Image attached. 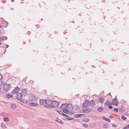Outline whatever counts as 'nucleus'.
Instances as JSON below:
<instances>
[{
    "label": "nucleus",
    "instance_id": "nucleus-1",
    "mask_svg": "<svg viewBox=\"0 0 129 129\" xmlns=\"http://www.w3.org/2000/svg\"><path fill=\"white\" fill-rule=\"evenodd\" d=\"M59 104V103L56 101H53L51 103L52 106L53 108L57 107Z\"/></svg>",
    "mask_w": 129,
    "mask_h": 129
},
{
    "label": "nucleus",
    "instance_id": "nucleus-2",
    "mask_svg": "<svg viewBox=\"0 0 129 129\" xmlns=\"http://www.w3.org/2000/svg\"><path fill=\"white\" fill-rule=\"evenodd\" d=\"M11 87L10 85L9 84H4V88L6 91H8L10 90Z\"/></svg>",
    "mask_w": 129,
    "mask_h": 129
},
{
    "label": "nucleus",
    "instance_id": "nucleus-3",
    "mask_svg": "<svg viewBox=\"0 0 129 129\" xmlns=\"http://www.w3.org/2000/svg\"><path fill=\"white\" fill-rule=\"evenodd\" d=\"M16 98L18 100H22V95L21 93L19 92H17L16 94Z\"/></svg>",
    "mask_w": 129,
    "mask_h": 129
},
{
    "label": "nucleus",
    "instance_id": "nucleus-4",
    "mask_svg": "<svg viewBox=\"0 0 129 129\" xmlns=\"http://www.w3.org/2000/svg\"><path fill=\"white\" fill-rule=\"evenodd\" d=\"M89 104H90V103L89 101L87 100H86L85 102L83 103V106L84 108H87L89 106Z\"/></svg>",
    "mask_w": 129,
    "mask_h": 129
},
{
    "label": "nucleus",
    "instance_id": "nucleus-5",
    "mask_svg": "<svg viewBox=\"0 0 129 129\" xmlns=\"http://www.w3.org/2000/svg\"><path fill=\"white\" fill-rule=\"evenodd\" d=\"M36 98L35 95H31L29 96V99L30 101H34L36 100Z\"/></svg>",
    "mask_w": 129,
    "mask_h": 129
},
{
    "label": "nucleus",
    "instance_id": "nucleus-6",
    "mask_svg": "<svg viewBox=\"0 0 129 129\" xmlns=\"http://www.w3.org/2000/svg\"><path fill=\"white\" fill-rule=\"evenodd\" d=\"M68 105L67 104H62V105L60 106V108L61 109H68Z\"/></svg>",
    "mask_w": 129,
    "mask_h": 129
},
{
    "label": "nucleus",
    "instance_id": "nucleus-7",
    "mask_svg": "<svg viewBox=\"0 0 129 129\" xmlns=\"http://www.w3.org/2000/svg\"><path fill=\"white\" fill-rule=\"evenodd\" d=\"M112 103L114 105L117 106L118 105V101H117L116 99V96L115 98L112 102Z\"/></svg>",
    "mask_w": 129,
    "mask_h": 129
},
{
    "label": "nucleus",
    "instance_id": "nucleus-8",
    "mask_svg": "<svg viewBox=\"0 0 129 129\" xmlns=\"http://www.w3.org/2000/svg\"><path fill=\"white\" fill-rule=\"evenodd\" d=\"M46 100L45 99H40V103L41 105H45L46 103Z\"/></svg>",
    "mask_w": 129,
    "mask_h": 129
},
{
    "label": "nucleus",
    "instance_id": "nucleus-9",
    "mask_svg": "<svg viewBox=\"0 0 129 129\" xmlns=\"http://www.w3.org/2000/svg\"><path fill=\"white\" fill-rule=\"evenodd\" d=\"M22 95L25 96L27 95V92L26 89H23L22 90Z\"/></svg>",
    "mask_w": 129,
    "mask_h": 129
},
{
    "label": "nucleus",
    "instance_id": "nucleus-10",
    "mask_svg": "<svg viewBox=\"0 0 129 129\" xmlns=\"http://www.w3.org/2000/svg\"><path fill=\"white\" fill-rule=\"evenodd\" d=\"M92 111V109H84L82 112L84 113H89Z\"/></svg>",
    "mask_w": 129,
    "mask_h": 129
},
{
    "label": "nucleus",
    "instance_id": "nucleus-11",
    "mask_svg": "<svg viewBox=\"0 0 129 129\" xmlns=\"http://www.w3.org/2000/svg\"><path fill=\"white\" fill-rule=\"evenodd\" d=\"M19 89L20 88L19 87H17L12 91V93H16L19 90Z\"/></svg>",
    "mask_w": 129,
    "mask_h": 129
},
{
    "label": "nucleus",
    "instance_id": "nucleus-12",
    "mask_svg": "<svg viewBox=\"0 0 129 129\" xmlns=\"http://www.w3.org/2000/svg\"><path fill=\"white\" fill-rule=\"evenodd\" d=\"M29 105L30 106L33 107H36L39 105L38 104H37L33 103H29Z\"/></svg>",
    "mask_w": 129,
    "mask_h": 129
},
{
    "label": "nucleus",
    "instance_id": "nucleus-13",
    "mask_svg": "<svg viewBox=\"0 0 129 129\" xmlns=\"http://www.w3.org/2000/svg\"><path fill=\"white\" fill-rule=\"evenodd\" d=\"M2 25L4 27H6L8 25V22H2Z\"/></svg>",
    "mask_w": 129,
    "mask_h": 129
},
{
    "label": "nucleus",
    "instance_id": "nucleus-14",
    "mask_svg": "<svg viewBox=\"0 0 129 129\" xmlns=\"http://www.w3.org/2000/svg\"><path fill=\"white\" fill-rule=\"evenodd\" d=\"M104 110V109L102 107H100L97 110V112H102Z\"/></svg>",
    "mask_w": 129,
    "mask_h": 129
},
{
    "label": "nucleus",
    "instance_id": "nucleus-15",
    "mask_svg": "<svg viewBox=\"0 0 129 129\" xmlns=\"http://www.w3.org/2000/svg\"><path fill=\"white\" fill-rule=\"evenodd\" d=\"M95 102V101L94 100H92L90 101V105L93 106L95 104L94 103Z\"/></svg>",
    "mask_w": 129,
    "mask_h": 129
},
{
    "label": "nucleus",
    "instance_id": "nucleus-16",
    "mask_svg": "<svg viewBox=\"0 0 129 129\" xmlns=\"http://www.w3.org/2000/svg\"><path fill=\"white\" fill-rule=\"evenodd\" d=\"M105 104L106 106H109L111 104V102L110 101L107 100L105 103Z\"/></svg>",
    "mask_w": 129,
    "mask_h": 129
},
{
    "label": "nucleus",
    "instance_id": "nucleus-17",
    "mask_svg": "<svg viewBox=\"0 0 129 129\" xmlns=\"http://www.w3.org/2000/svg\"><path fill=\"white\" fill-rule=\"evenodd\" d=\"M83 114H79L77 115H75L74 117L76 118L78 117H80L83 116ZM84 116L85 115L84 114H83Z\"/></svg>",
    "mask_w": 129,
    "mask_h": 129
},
{
    "label": "nucleus",
    "instance_id": "nucleus-18",
    "mask_svg": "<svg viewBox=\"0 0 129 129\" xmlns=\"http://www.w3.org/2000/svg\"><path fill=\"white\" fill-rule=\"evenodd\" d=\"M5 96L8 99H9L12 97V95L7 94Z\"/></svg>",
    "mask_w": 129,
    "mask_h": 129
},
{
    "label": "nucleus",
    "instance_id": "nucleus-19",
    "mask_svg": "<svg viewBox=\"0 0 129 129\" xmlns=\"http://www.w3.org/2000/svg\"><path fill=\"white\" fill-rule=\"evenodd\" d=\"M104 99H103V97L101 98L99 100V101L101 103H103L104 102Z\"/></svg>",
    "mask_w": 129,
    "mask_h": 129
},
{
    "label": "nucleus",
    "instance_id": "nucleus-20",
    "mask_svg": "<svg viewBox=\"0 0 129 129\" xmlns=\"http://www.w3.org/2000/svg\"><path fill=\"white\" fill-rule=\"evenodd\" d=\"M103 118L104 120L106 121L109 122H110V120L109 119L106 118L105 117H103Z\"/></svg>",
    "mask_w": 129,
    "mask_h": 129
},
{
    "label": "nucleus",
    "instance_id": "nucleus-21",
    "mask_svg": "<svg viewBox=\"0 0 129 129\" xmlns=\"http://www.w3.org/2000/svg\"><path fill=\"white\" fill-rule=\"evenodd\" d=\"M45 108H52V106H51L50 105H45Z\"/></svg>",
    "mask_w": 129,
    "mask_h": 129
},
{
    "label": "nucleus",
    "instance_id": "nucleus-22",
    "mask_svg": "<svg viewBox=\"0 0 129 129\" xmlns=\"http://www.w3.org/2000/svg\"><path fill=\"white\" fill-rule=\"evenodd\" d=\"M62 111L63 112L65 113L68 114L69 113V110L67 109H63Z\"/></svg>",
    "mask_w": 129,
    "mask_h": 129
},
{
    "label": "nucleus",
    "instance_id": "nucleus-23",
    "mask_svg": "<svg viewBox=\"0 0 129 129\" xmlns=\"http://www.w3.org/2000/svg\"><path fill=\"white\" fill-rule=\"evenodd\" d=\"M46 104L50 105L51 103V100H48L47 101L46 100Z\"/></svg>",
    "mask_w": 129,
    "mask_h": 129
},
{
    "label": "nucleus",
    "instance_id": "nucleus-24",
    "mask_svg": "<svg viewBox=\"0 0 129 129\" xmlns=\"http://www.w3.org/2000/svg\"><path fill=\"white\" fill-rule=\"evenodd\" d=\"M11 107L13 109H15L16 108V106L14 104L11 105Z\"/></svg>",
    "mask_w": 129,
    "mask_h": 129
},
{
    "label": "nucleus",
    "instance_id": "nucleus-25",
    "mask_svg": "<svg viewBox=\"0 0 129 129\" xmlns=\"http://www.w3.org/2000/svg\"><path fill=\"white\" fill-rule=\"evenodd\" d=\"M4 121H6V122L8 121L9 119V118L8 117H5L4 118Z\"/></svg>",
    "mask_w": 129,
    "mask_h": 129
},
{
    "label": "nucleus",
    "instance_id": "nucleus-26",
    "mask_svg": "<svg viewBox=\"0 0 129 129\" xmlns=\"http://www.w3.org/2000/svg\"><path fill=\"white\" fill-rule=\"evenodd\" d=\"M1 126L4 129H5L6 128V126L3 123H1Z\"/></svg>",
    "mask_w": 129,
    "mask_h": 129
},
{
    "label": "nucleus",
    "instance_id": "nucleus-27",
    "mask_svg": "<svg viewBox=\"0 0 129 129\" xmlns=\"http://www.w3.org/2000/svg\"><path fill=\"white\" fill-rule=\"evenodd\" d=\"M109 126L108 124H105L104 125V127L105 128H107L109 127Z\"/></svg>",
    "mask_w": 129,
    "mask_h": 129
},
{
    "label": "nucleus",
    "instance_id": "nucleus-28",
    "mask_svg": "<svg viewBox=\"0 0 129 129\" xmlns=\"http://www.w3.org/2000/svg\"><path fill=\"white\" fill-rule=\"evenodd\" d=\"M121 118L122 119L124 120H126L127 119V118L124 116H121Z\"/></svg>",
    "mask_w": 129,
    "mask_h": 129
},
{
    "label": "nucleus",
    "instance_id": "nucleus-29",
    "mask_svg": "<svg viewBox=\"0 0 129 129\" xmlns=\"http://www.w3.org/2000/svg\"><path fill=\"white\" fill-rule=\"evenodd\" d=\"M56 111L59 113V114H61V115H62L63 113V112L61 111H57V110H56Z\"/></svg>",
    "mask_w": 129,
    "mask_h": 129
},
{
    "label": "nucleus",
    "instance_id": "nucleus-30",
    "mask_svg": "<svg viewBox=\"0 0 129 129\" xmlns=\"http://www.w3.org/2000/svg\"><path fill=\"white\" fill-rule=\"evenodd\" d=\"M83 126L85 128H87L88 127V125L87 124H83Z\"/></svg>",
    "mask_w": 129,
    "mask_h": 129
},
{
    "label": "nucleus",
    "instance_id": "nucleus-31",
    "mask_svg": "<svg viewBox=\"0 0 129 129\" xmlns=\"http://www.w3.org/2000/svg\"><path fill=\"white\" fill-rule=\"evenodd\" d=\"M113 110L115 112H117L118 111V109L117 108H114Z\"/></svg>",
    "mask_w": 129,
    "mask_h": 129
},
{
    "label": "nucleus",
    "instance_id": "nucleus-32",
    "mask_svg": "<svg viewBox=\"0 0 129 129\" xmlns=\"http://www.w3.org/2000/svg\"><path fill=\"white\" fill-rule=\"evenodd\" d=\"M63 116H64V117H68V115H67L66 114H64V113H63L62 115Z\"/></svg>",
    "mask_w": 129,
    "mask_h": 129
},
{
    "label": "nucleus",
    "instance_id": "nucleus-33",
    "mask_svg": "<svg viewBox=\"0 0 129 129\" xmlns=\"http://www.w3.org/2000/svg\"><path fill=\"white\" fill-rule=\"evenodd\" d=\"M83 121L85 122H88L89 121V120L88 119L83 120Z\"/></svg>",
    "mask_w": 129,
    "mask_h": 129
},
{
    "label": "nucleus",
    "instance_id": "nucleus-34",
    "mask_svg": "<svg viewBox=\"0 0 129 129\" xmlns=\"http://www.w3.org/2000/svg\"><path fill=\"white\" fill-rule=\"evenodd\" d=\"M4 38L3 37H0V41H2L3 40Z\"/></svg>",
    "mask_w": 129,
    "mask_h": 129
},
{
    "label": "nucleus",
    "instance_id": "nucleus-35",
    "mask_svg": "<svg viewBox=\"0 0 129 129\" xmlns=\"http://www.w3.org/2000/svg\"><path fill=\"white\" fill-rule=\"evenodd\" d=\"M55 120L59 123L60 122H61V120L60 119H57Z\"/></svg>",
    "mask_w": 129,
    "mask_h": 129
},
{
    "label": "nucleus",
    "instance_id": "nucleus-36",
    "mask_svg": "<svg viewBox=\"0 0 129 129\" xmlns=\"http://www.w3.org/2000/svg\"><path fill=\"white\" fill-rule=\"evenodd\" d=\"M6 0H2V2L3 3H6Z\"/></svg>",
    "mask_w": 129,
    "mask_h": 129
},
{
    "label": "nucleus",
    "instance_id": "nucleus-37",
    "mask_svg": "<svg viewBox=\"0 0 129 129\" xmlns=\"http://www.w3.org/2000/svg\"><path fill=\"white\" fill-rule=\"evenodd\" d=\"M73 113L74 112H73L72 111H70L69 112V114H70V115H72V114H73Z\"/></svg>",
    "mask_w": 129,
    "mask_h": 129
},
{
    "label": "nucleus",
    "instance_id": "nucleus-38",
    "mask_svg": "<svg viewBox=\"0 0 129 129\" xmlns=\"http://www.w3.org/2000/svg\"><path fill=\"white\" fill-rule=\"evenodd\" d=\"M69 119V120H73L74 119V118H70Z\"/></svg>",
    "mask_w": 129,
    "mask_h": 129
},
{
    "label": "nucleus",
    "instance_id": "nucleus-39",
    "mask_svg": "<svg viewBox=\"0 0 129 129\" xmlns=\"http://www.w3.org/2000/svg\"><path fill=\"white\" fill-rule=\"evenodd\" d=\"M112 126L114 127H116V125L114 124H112Z\"/></svg>",
    "mask_w": 129,
    "mask_h": 129
},
{
    "label": "nucleus",
    "instance_id": "nucleus-40",
    "mask_svg": "<svg viewBox=\"0 0 129 129\" xmlns=\"http://www.w3.org/2000/svg\"><path fill=\"white\" fill-rule=\"evenodd\" d=\"M66 119L68 120H69V118L70 117H69V116H68V117H66Z\"/></svg>",
    "mask_w": 129,
    "mask_h": 129
},
{
    "label": "nucleus",
    "instance_id": "nucleus-41",
    "mask_svg": "<svg viewBox=\"0 0 129 129\" xmlns=\"http://www.w3.org/2000/svg\"><path fill=\"white\" fill-rule=\"evenodd\" d=\"M109 107L110 109H111L113 108L111 106H109Z\"/></svg>",
    "mask_w": 129,
    "mask_h": 129
},
{
    "label": "nucleus",
    "instance_id": "nucleus-42",
    "mask_svg": "<svg viewBox=\"0 0 129 129\" xmlns=\"http://www.w3.org/2000/svg\"><path fill=\"white\" fill-rule=\"evenodd\" d=\"M113 116L112 115H110V116L109 118H113Z\"/></svg>",
    "mask_w": 129,
    "mask_h": 129
},
{
    "label": "nucleus",
    "instance_id": "nucleus-43",
    "mask_svg": "<svg viewBox=\"0 0 129 129\" xmlns=\"http://www.w3.org/2000/svg\"><path fill=\"white\" fill-rule=\"evenodd\" d=\"M126 127L127 128H129V124L126 126Z\"/></svg>",
    "mask_w": 129,
    "mask_h": 129
},
{
    "label": "nucleus",
    "instance_id": "nucleus-44",
    "mask_svg": "<svg viewBox=\"0 0 129 129\" xmlns=\"http://www.w3.org/2000/svg\"><path fill=\"white\" fill-rule=\"evenodd\" d=\"M59 123L61 124H63V123L61 121V122H60Z\"/></svg>",
    "mask_w": 129,
    "mask_h": 129
},
{
    "label": "nucleus",
    "instance_id": "nucleus-45",
    "mask_svg": "<svg viewBox=\"0 0 129 129\" xmlns=\"http://www.w3.org/2000/svg\"><path fill=\"white\" fill-rule=\"evenodd\" d=\"M126 128H127L126 127H124L123 128V129H126Z\"/></svg>",
    "mask_w": 129,
    "mask_h": 129
},
{
    "label": "nucleus",
    "instance_id": "nucleus-46",
    "mask_svg": "<svg viewBox=\"0 0 129 129\" xmlns=\"http://www.w3.org/2000/svg\"><path fill=\"white\" fill-rule=\"evenodd\" d=\"M41 21H43V19H41Z\"/></svg>",
    "mask_w": 129,
    "mask_h": 129
},
{
    "label": "nucleus",
    "instance_id": "nucleus-47",
    "mask_svg": "<svg viewBox=\"0 0 129 129\" xmlns=\"http://www.w3.org/2000/svg\"><path fill=\"white\" fill-rule=\"evenodd\" d=\"M1 24H0V28L1 27Z\"/></svg>",
    "mask_w": 129,
    "mask_h": 129
},
{
    "label": "nucleus",
    "instance_id": "nucleus-48",
    "mask_svg": "<svg viewBox=\"0 0 129 129\" xmlns=\"http://www.w3.org/2000/svg\"><path fill=\"white\" fill-rule=\"evenodd\" d=\"M1 42H0V45H1Z\"/></svg>",
    "mask_w": 129,
    "mask_h": 129
},
{
    "label": "nucleus",
    "instance_id": "nucleus-49",
    "mask_svg": "<svg viewBox=\"0 0 129 129\" xmlns=\"http://www.w3.org/2000/svg\"><path fill=\"white\" fill-rule=\"evenodd\" d=\"M7 48H8V47H9V46L8 45H7Z\"/></svg>",
    "mask_w": 129,
    "mask_h": 129
},
{
    "label": "nucleus",
    "instance_id": "nucleus-50",
    "mask_svg": "<svg viewBox=\"0 0 129 129\" xmlns=\"http://www.w3.org/2000/svg\"><path fill=\"white\" fill-rule=\"evenodd\" d=\"M11 1H12V2L13 1V0H12Z\"/></svg>",
    "mask_w": 129,
    "mask_h": 129
},
{
    "label": "nucleus",
    "instance_id": "nucleus-51",
    "mask_svg": "<svg viewBox=\"0 0 129 129\" xmlns=\"http://www.w3.org/2000/svg\"><path fill=\"white\" fill-rule=\"evenodd\" d=\"M7 39V37H6V39Z\"/></svg>",
    "mask_w": 129,
    "mask_h": 129
}]
</instances>
